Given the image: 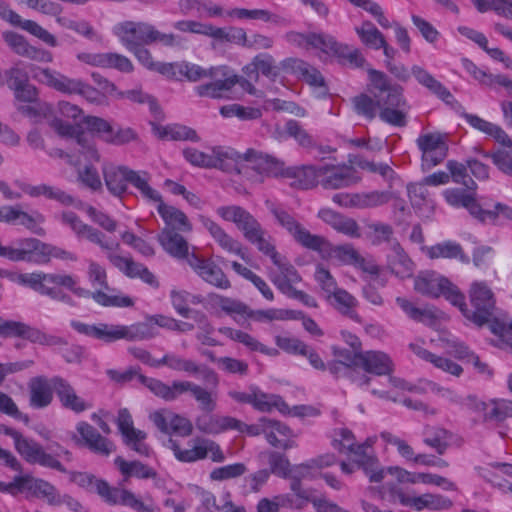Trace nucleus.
<instances>
[{
  "label": "nucleus",
  "instance_id": "obj_1",
  "mask_svg": "<svg viewBox=\"0 0 512 512\" xmlns=\"http://www.w3.org/2000/svg\"><path fill=\"white\" fill-rule=\"evenodd\" d=\"M369 77L371 95L361 93L351 99L355 113L367 120H373L378 113L383 122L395 127H405L408 105L402 88L390 84L385 74L380 71L370 69Z\"/></svg>",
  "mask_w": 512,
  "mask_h": 512
},
{
  "label": "nucleus",
  "instance_id": "obj_2",
  "mask_svg": "<svg viewBox=\"0 0 512 512\" xmlns=\"http://www.w3.org/2000/svg\"><path fill=\"white\" fill-rule=\"evenodd\" d=\"M15 281L25 287L32 289L42 296H47L52 300L65 303L74 307L75 301L70 295L57 288L56 286L64 287L72 292L79 298H92L96 303L109 307L110 295L102 290L91 292L90 290L79 286L77 277L66 273H20L17 275Z\"/></svg>",
  "mask_w": 512,
  "mask_h": 512
},
{
  "label": "nucleus",
  "instance_id": "obj_3",
  "mask_svg": "<svg viewBox=\"0 0 512 512\" xmlns=\"http://www.w3.org/2000/svg\"><path fill=\"white\" fill-rule=\"evenodd\" d=\"M65 473L68 474L71 483L87 492L98 494L109 505H123L137 512H153L151 504L144 503L126 489L111 487L105 480L97 478L94 474L68 470Z\"/></svg>",
  "mask_w": 512,
  "mask_h": 512
},
{
  "label": "nucleus",
  "instance_id": "obj_4",
  "mask_svg": "<svg viewBox=\"0 0 512 512\" xmlns=\"http://www.w3.org/2000/svg\"><path fill=\"white\" fill-rule=\"evenodd\" d=\"M138 380L145 385L155 396L162 398L166 402H173L181 395L190 393L198 403L201 411L211 413L217 408V395L203 386L188 380H176L170 385L155 378H149L144 375H137Z\"/></svg>",
  "mask_w": 512,
  "mask_h": 512
},
{
  "label": "nucleus",
  "instance_id": "obj_5",
  "mask_svg": "<svg viewBox=\"0 0 512 512\" xmlns=\"http://www.w3.org/2000/svg\"><path fill=\"white\" fill-rule=\"evenodd\" d=\"M71 327L79 334L112 343L118 340L141 341L155 337L154 328L145 322H138L132 325H114L98 323L96 325L86 324L77 320L70 322Z\"/></svg>",
  "mask_w": 512,
  "mask_h": 512
},
{
  "label": "nucleus",
  "instance_id": "obj_6",
  "mask_svg": "<svg viewBox=\"0 0 512 512\" xmlns=\"http://www.w3.org/2000/svg\"><path fill=\"white\" fill-rule=\"evenodd\" d=\"M285 39L290 44L298 47H313L322 52L338 57L341 61L348 62L354 67H363L366 63L365 58L357 48L339 43L336 39L325 33H299L288 32Z\"/></svg>",
  "mask_w": 512,
  "mask_h": 512
},
{
  "label": "nucleus",
  "instance_id": "obj_7",
  "mask_svg": "<svg viewBox=\"0 0 512 512\" xmlns=\"http://www.w3.org/2000/svg\"><path fill=\"white\" fill-rule=\"evenodd\" d=\"M102 173L108 191L116 197H121L130 183L139 190L143 198L158 199L157 190L149 184V174L147 172L143 171L140 174L127 166L106 162L103 164Z\"/></svg>",
  "mask_w": 512,
  "mask_h": 512
},
{
  "label": "nucleus",
  "instance_id": "obj_8",
  "mask_svg": "<svg viewBox=\"0 0 512 512\" xmlns=\"http://www.w3.org/2000/svg\"><path fill=\"white\" fill-rule=\"evenodd\" d=\"M115 34L127 49H135L155 42H160L165 46H174L178 43L174 34L162 33L153 25L145 22L126 21L115 28Z\"/></svg>",
  "mask_w": 512,
  "mask_h": 512
},
{
  "label": "nucleus",
  "instance_id": "obj_9",
  "mask_svg": "<svg viewBox=\"0 0 512 512\" xmlns=\"http://www.w3.org/2000/svg\"><path fill=\"white\" fill-rule=\"evenodd\" d=\"M230 152L231 159H226L228 173L247 174L248 169H252L259 173L278 175L284 170V162L256 149L249 148L244 153H239L230 148Z\"/></svg>",
  "mask_w": 512,
  "mask_h": 512
},
{
  "label": "nucleus",
  "instance_id": "obj_10",
  "mask_svg": "<svg viewBox=\"0 0 512 512\" xmlns=\"http://www.w3.org/2000/svg\"><path fill=\"white\" fill-rule=\"evenodd\" d=\"M468 294L472 309L466 311V319L482 327L489 323L495 315V295L487 283L483 281L471 283Z\"/></svg>",
  "mask_w": 512,
  "mask_h": 512
},
{
  "label": "nucleus",
  "instance_id": "obj_11",
  "mask_svg": "<svg viewBox=\"0 0 512 512\" xmlns=\"http://www.w3.org/2000/svg\"><path fill=\"white\" fill-rule=\"evenodd\" d=\"M206 79L208 82L195 87V93L199 97L211 99H229L238 75L227 66H216L208 69Z\"/></svg>",
  "mask_w": 512,
  "mask_h": 512
},
{
  "label": "nucleus",
  "instance_id": "obj_12",
  "mask_svg": "<svg viewBox=\"0 0 512 512\" xmlns=\"http://www.w3.org/2000/svg\"><path fill=\"white\" fill-rule=\"evenodd\" d=\"M265 205L273 216L274 223L285 229L293 239L301 246L309 248H317L322 242L320 235L311 234L302 224L283 206L266 201Z\"/></svg>",
  "mask_w": 512,
  "mask_h": 512
},
{
  "label": "nucleus",
  "instance_id": "obj_13",
  "mask_svg": "<svg viewBox=\"0 0 512 512\" xmlns=\"http://www.w3.org/2000/svg\"><path fill=\"white\" fill-rule=\"evenodd\" d=\"M390 501L399 502L403 506L413 507L418 511L423 509L429 510H449L453 506V502L441 495L433 493H425L420 496H408L399 487L395 485H387Z\"/></svg>",
  "mask_w": 512,
  "mask_h": 512
},
{
  "label": "nucleus",
  "instance_id": "obj_14",
  "mask_svg": "<svg viewBox=\"0 0 512 512\" xmlns=\"http://www.w3.org/2000/svg\"><path fill=\"white\" fill-rule=\"evenodd\" d=\"M169 448L173 451L174 456L181 462H195L210 457L213 462L221 463L225 460V456L220 446L210 439H198L194 445L187 449H182L180 445L169 439Z\"/></svg>",
  "mask_w": 512,
  "mask_h": 512
},
{
  "label": "nucleus",
  "instance_id": "obj_15",
  "mask_svg": "<svg viewBox=\"0 0 512 512\" xmlns=\"http://www.w3.org/2000/svg\"><path fill=\"white\" fill-rule=\"evenodd\" d=\"M230 398L242 404H250L254 409L260 412H270L277 409L281 413L288 411V405L276 394H267L261 391L257 386H250L248 391L241 392L231 390L228 392Z\"/></svg>",
  "mask_w": 512,
  "mask_h": 512
},
{
  "label": "nucleus",
  "instance_id": "obj_16",
  "mask_svg": "<svg viewBox=\"0 0 512 512\" xmlns=\"http://www.w3.org/2000/svg\"><path fill=\"white\" fill-rule=\"evenodd\" d=\"M84 122L90 131L96 133L101 140L111 145H125L137 137L133 129L113 126L107 120L97 116H87Z\"/></svg>",
  "mask_w": 512,
  "mask_h": 512
},
{
  "label": "nucleus",
  "instance_id": "obj_17",
  "mask_svg": "<svg viewBox=\"0 0 512 512\" xmlns=\"http://www.w3.org/2000/svg\"><path fill=\"white\" fill-rule=\"evenodd\" d=\"M416 144L422 153V165L427 169L436 166L447 156V137L440 132L421 134L416 139Z\"/></svg>",
  "mask_w": 512,
  "mask_h": 512
},
{
  "label": "nucleus",
  "instance_id": "obj_18",
  "mask_svg": "<svg viewBox=\"0 0 512 512\" xmlns=\"http://www.w3.org/2000/svg\"><path fill=\"white\" fill-rule=\"evenodd\" d=\"M15 449L30 464H39L40 466L55 469L59 472H66V468L58 459L47 453L45 449L33 439L21 435L16 441Z\"/></svg>",
  "mask_w": 512,
  "mask_h": 512
},
{
  "label": "nucleus",
  "instance_id": "obj_19",
  "mask_svg": "<svg viewBox=\"0 0 512 512\" xmlns=\"http://www.w3.org/2000/svg\"><path fill=\"white\" fill-rule=\"evenodd\" d=\"M157 364L158 367L167 366L174 371L185 372L190 375L200 374L203 380L214 387H217L219 384V376L213 369L205 365H198L195 361L174 353L165 354L161 359L157 360Z\"/></svg>",
  "mask_w": 512,
  "mask_h": 512
},
{
  "label": "nucleus",
  "instance_id": "obj_20",
  "mask_svg": "<svg viewBox=\"0 0 512 512\" xmlns=\"http://www.w3.org/2000/svg\"><path fill=\"white\" fill-rule=\"evenodd\" d=\"M232 426L233 427L231 428V430H237L241 433H246L250 436L264 434L266 440L272 446H278L279 444V439L275 437L274 431H278V433L283 437H289L292 435V432L287 425L280 421L269 419L266 417L260 418L259 422L253 425H247L237 419V423L232 424Z\"/></svg>",
  "mask_w": 512,
  "mask_h": 512
},
{
  "label": "nucleus",
  "instance_id": "obj_21",
  "mask_svg": "<svg viewBox=\"0 0 512 512\" xmlns=\"http://www.w3.org/2000/svg\"><path fill=\"white\" fill-rule=\"evenodd\" d=\"M50 126L62 137L74 139L77 150L86 160L99 161L100 155L95 147L94 142L89 135L84 132H78L77 128L59 118H54L50 122Z\"/></svg>",
  "mask_w": 512,
  "mask_h": 512
},
{
  "label": "nucleus",
  "instance_id": "obj_22",
  "mask_svg": "<svg viewBox=\"0 0 512 512\" xmlns=\"http://www.w3.org/2000/svg\"><path fill=\"white\" fill-rule=\"evenodd\" d=\"M61 221L63 224L70 226L77 237L85 238L91 243L98 245L103 250H112L114 247H119L118 242L109 241L105 234L98 229L85 224L78 215L72 211L63 212L61 214Z\"/></svg>",
  "mask_w": 512,
  "mask_h": 512
},
{
  "label": "nucleus",
  "instance_id": "obj_23",
  "mask_svg": "<svg viewBox=\"0 0 512 512\" xmlns=\"http://www.w3.org/2000/svg\"><path fill=\"white\" fill-rule=\"evenodd\" d=\"M360 177L354 167L349 165H321L320 184L325 189H340L358 183Z\"/></svg>",
  "mask_w": 512,
  "mask_h": 512
},
{
  "label": "nucleus",
  "instance_id": "obj_24",
  "mask_svg": "<svg viewBox=\"0 0 512 512\" xmlns=\"http://www.w3.org/2000/svg\"><path fill=\"white\" fill-rule=\"evenodd\" d=\"M230 148L214 147L210 152H202L196 148H186L183 150L184 158L194 166L202 168H217L226 172Z\"/></svg>",
  "mask_w": 512,
  "mask_h": 512
},
{
  "label": "nucleus",
  "instance_id": "obj_25",
  "mask_svg": "<svg viewBox=\"0 0 512 512\" xmlns=\"http://www.w3.org/2000/svg\"><path fill=\"white\" fill-rule=\"evenodd\" d=\"M31 71L33 72V78L40 83L63 94H77L81 79L70 78L49 68L34 67Z\"/></svg>",
  "mask_w": 512,
  "mask_h": 512
},
{
  "label": "nucleus",
  "instance_id": "obj_26",
  "mask_svg": "<svg viewBox=\"0 0 512 512\" xmlns=\"http://www.w3.org/2000/svg\"><path fill=\"white\" fill-rule=\"evenodd\" d=\"M217 214L224 220L233 222L246 240L263 228L250 212L240 206H221L217 209Z\"/></svg>",
  "mask_w": 512,
  "mask_h": 512
},
{
  "label": "nucleus",
  "instance_id": "obj_27",
  "mask_svg": "<svg viewBox=\"0 0 512 512\" xmlns=\"http://www.w3.org/2000/svg\"><path fill=\"white\" fill-rule=\"evenodd\" d=\"M150 420L165 434L176 433L189 436L192 433V423L185 417L170 410L162 409L150 414Z\"/></svg>",
  "mask_w": 512,
  "mask_h": 512
},
{
  "label": "nucleus",
  "instance_id": "obj_28",
  "mask_svg": "<svg viewBox=\"0 0 512 512\" xmlns=\"http://www.w3.org/2000/svg\"><path fill=\"white\" fill-rule=\"evenodd\" d=\"M76 430L80 435L77 443L85 445L93 453L103 457H108L115 451V445L112 441L102 436L92 425L81 421L77 423Z\"/></svg>",
  "mask_w": 512,
  "mask_h": 512
},
{
  "label": "nucleus",
  "instance_id": "obj_29",
  "mask_svg": "<svg viewBox=\"0 0 512 512\" xmlns=\"http://www.w3.org/2000/svg\"><path fill=\"white\" fill-rule=\"evenodd\" d=\"M273 264L277 267V271L270 270L269 278L283 294L288 295L295 289L293 284L301 281V276L294 266L280 254Z\"/></svg>",
  "mask_w": 512,
  "mask_h": 512
},
{
  "label": "nucleus",
  "instance_id": "obj_30",
  "mask_svg": "<svg viewBox=\"0 0 512 512\" xmlns=\"http://www.w3.org/2000/svg\"><path fill=\"white\" fill-rule=\"evenodd\" d=\"M189 266L206 282L221 289H228L230 282L222 269L209 260L198 257L194 253L188 258Z\"/></svg>",
  "mask_w": 512,
  "mask_h": 512
},
{
  "label": "nucleus",
  "instance_id": "obj_31",
  "mask_svg": "<svg viewBox=\"0 0 512 512\" xmlns=\"http://www.w3.org/2000/svg\"><path fill=\"white\" fill-rule=\"evenodd\" d=\"M158 199H146L157 204V211L165 223L164 228L172 229L175 232H190L192 224L186 214L180 209L167 205L163 202L161 194L157 191Z\"/></svg>",
  "mask_w": 512,
  "mask_h": 512
},
{
  "label": "nucleus",
  "instance_id": "obj_32",
  "mask_svg": "<svg viewBox=\"0 0 512 512\" xmlns=\"http://www.w3.org/2000/svg\"><path fill=\"white\" fill-rule=\"evenodd\" d=\"M0 16L12 25L21 27L23 30L37 37L45 44L51 47H56L58 45L57 39L53 34L33 20H22L18 13L8 7H4V11H0Z\"/></svg>",
  "mask_w": 512,
  "mask_h": 512
},
{
  "label": "nucleus",
  "instance_id": "obj_33",
  "mask_svg": "<svg viewBox=\"0 0 512 512\" xmlns=\"http://www.w3.org/2000/svg\"><path fill=\"white\" fill-rule=\"evenodd\" d=\"M51 380H48L45 376H36L29 380V403L30 406L36 409L45 408L52 402Z\"/></svg>",
  "mask_w": 512,
  "mask_h": 512
},
{
  "label": "nucleus",
  "instance_id": "obj_34",
  "mask_svg": "<svg viewBox=\"0 0 512 512\" xmlns=\"http://www.w3.org/2000/svg\"><path fill=\"white\" fill-rule=\"evenodd\" d=\"M318 217L337 232L350 238H359L361 236L360 227L353 218L341 215L331 209H321L318 212Z\"/></svg>",
  "mask_w": 512,
  "mask_h": 512
},
{
  "label": "nucleus",
  "instance_id": "obj_35",
  "mask_svg": "<svg viewBox=\"0 0 512 512\" xmlns=\"http://www.w3.org/2000/svg\"><path fill=\"white\" fill-rule=\"evenodd\" d=\"M203 226L208 230L213 239L219 246L228 253L240 256L243 260L246 259L245 252L243 251L242 244L228 235L216 222L202 216L200 218Z\"/></svg>",
  "mask_w": 512,
  "mask_h": 512
},
{
  "label": "nucleus",
  "instance_id": "obj_36",
  "mask_svg": "<svg viewBox=\"0 0 512 512\" xmlns=\"http://www.w3.org/2000/svg\"><path fill=\"white\" fill-rule=\"evenodd\" d=\"M387 263L392 273L402 279L409 278L413 274L414 263L397 241L390 243Z\"/></svg>",
  "mask_w": 512,
  "mask_h": 512
},
{
  "label": "nucleus",
  "instance_id": "obj_37",
  "mask_svg": "<svg viewBox=\"0 0 512 512\" xmlns=\"http://www.w3.org/2000/svg\"><path fill=\"white\" fill-rule=\"evenodd\" d=\"M158 241L162 248L174 258L188 261L191 256L188 242L180 233L172 231V229L163 228L158 235Z\"/></svg>",
  "mask_w": 512,
  "mask_h": 512
},
{
  "label": "nucleus",
  "instance_id": "obj_38",
  "mask_svg": "<svg viewBox=\"0 0 512 512\" xmlns=\"http://www.w3.org/2000/svg\"><path fill=\"white\" fill-rule=\"evenodd\" d=\"M19 187L30 197L44 196L45 198L55 200L64 206L75 205V198L72 195L55 186L44 183L39 185L22 183L19 184Z\"/></svg>",
  "mask_w": 512,
  "mask_h": 512
},
{
  "label": "nucleus",
  "instance_id": "obj_39",
  "mask_svg": "<svg viewBox=\"0 0 512 512\" xmlns=\"http://www.w3.org/2000/svg\"><path fill=\"white\" fill-rule=\"evenodd\" d=\"M360 366L368 373L378 376L390 375L393 371L391 358L381 351H365L360 355Z\"/></svg>",
  "mask_w": 512,
  "mask_h": 512
},
{
  "label": "nucleus",
  "instance_id": "obj_40",
  "mask_svg": "<svg viewBox=\"0 0 512 512\" xmlns=\"http://www.w3.org/2000/svg\"><path fill=\"white\" fill-rule=\"evenodd\" d=\"M449 285V280L435 272H425L416 277L414 288L422 295L438 298Z\"/></svg>",
  "mask_w": 512,
  "mask_h": 512
},
{
  "label": "nucleus",
  "instance_id": "obj_41",
  "mask_svg": "<svg viewBox=\"0 0 512 512\" xmlns=\"http://www.w3.org/2000/svg\"><path fill=\"white\" fill-rule=\"evenodd\" d=\"M327 303L342 315L352 320L359 321V315L355 311L358 305L357 299L348 291L338 288L325 299Z\"/></svg>",
  "mask_w": 512,
  "mask_h": 512
},
{
  "label": "nucleus",
  "instance_id": "obj_42",
  "mask_svg": "<svg viewBox=\"0 0 512 512\" xmlns=\"http://www.w3.org/2000/svg\"><path fill=\"white\" fill-rule=\"evenodd\" d=\"M463 117L474 129L492 137L497 143L503 146H512V139L501 126L486 121L473 114L465 113Z\"/></svg>",
  "mask_w": 512,
  "mask_h": 512
},
{
  "label": "nucleus",
  "instance_id": "obj_43",
  "mask_svg": "<svg viewBox=\"0 0 512 512\" xmlns=\"http://www.w3.org/2000/svg\"><path fill=\"white\" fill-rule=\"evenodd\" d=\"M322 240L317 248H309L310 250L317 251L323 258H335L345 264H353L358 252L350 244L333 246L327 239L320 236Z\"/></svg>",
  "mask_w": 512,
  "mask_h": 512
},
{
  "label": "nucleus",
  "instance_id": "obj_44",
  "mask_svg": "<svg viewBox=\"0 0 512 512\" xmlns=\"http://www.w3.org/2000/svg\"><path fill=\"white\" fill-rule=\"evenodd\" d=\"M236 423L237 419L234 417L219 415H202L195 420L197 430L209 435H216L231 430L232 424Z\"/></svg>",
  "mask_w": 512,
  "mask_h": 512
},
{
  "label": "nucleus",
  "instance_id": "obj_45",
  "mask_svg": "<svg viewBox=\"0 0 512 512\" xmlns=\"http://www.w3.org/2000/svg\"><path fill=\"white\" fill-rule=\"evenodd\" d=\"M44 222L45 217L42 213L38 211L27 213L19 206H13L10 225H21L33 234L43 236L45 235V230L41 227V224Z\"/></svg>",
  "mask_w": 512,
  "mask_h": 512
},
{
  "label": "nucleus",
  "instance_id": "obj_46",
  "mask_svg": "<svg viewBox=\"0 0 512 512\" xmlns=\"http://www.w3.org/2000/svg\"><path fill=\"white\" fill-rule=\"evenodd\" d=\"M281 174L295 178L293 186L300 189H310L320 183V166H303L300 168H287Z\"/></svg>",
  "mask_w": 512,
  "mask_h": 512
},
{
  "label": "nucleus",
  "instance_id": "obj_47",
  "mask_svg": "<svg viewBox=\"0 0 512 512\" xmlns=\"http://www.w3.org/2000/svg\"><path fill=\"white\" fill-rule=\"evenodd\" d=\"M28 491L33 496L47 499L50 504L58 502L59 494L55 486L43 479L31 475H24L22 479V492Z\"/></svg>",
  "mask_w": 512,
  "mask_h": 512
},
{
  "label": "nucleus",
  "instance_id": "obj_48",
  "mask_svg": "<svg viewBox=\"0 0 512 512\" xmlns=\"http://www.w3.org/2000/svg\"><path fill=\"white\" fill-rule=\"evenodd\" d=\"M0 333L5 336H19L33 343L42 344L44 332L22 322L3 321L0 318Z\"/></svg>",
  "mask_w": 512,
  "mask_h": 512
},
{
  "label": "nucleus",
  "instance_id": "obj_49",
  "mask_svg": "<svg viewBox=\"0 0 512 512\" xmlns=\"http://www.w3.org/2000/svg\"><path fill=\"white\" fill-rule=\"evenodd\" d=\"M426 255L430 259H458L462 263H469V257L463 252L462 246L454 241H443L426 248Z\"/></svg>",
  "mask_w": 512,
  "mask_h": 512
},
{
  "label": "nucleus",
  "instance_id": "obj_50",
  "mask_svg": "<svg viewBox=\"0 0 512 512\" xmlns=\"http://www.w3.org/2000/svg\"><path fill=\"white\" fill-rule=\"evenodd\" d=\"M284 136L293 138L301 147L313 148L316 143L312 135L297 120L290 119L285 123L284 131L277 128L275 138L281 140Z\"/></svg>",
  "mask_w": 512,
  "mask_h": 512
},
{
  "label": "nucleus",
  "instance_id": "obj_51",
  "mask_svg": "<svg viewBox=\"0 0 512 512\" xmlns=\"http://www.w3.org/2000/svg\"><path fill=\"white\" fill-rule=\"evenodd\" d=\"M46 243L36 238H24L17 241V253L20 261L43 264Z\"/></svg>",
  "mask_w": 512,
  "mask_h": 512
},
{
  "label": "nucleus",
  "instance_id": "obj_52",
  "mask_svg": "<svg viewBox=\"0 0 512 512\" xmlns=\"http://www.w3.org/2000/svg\"><path fill=\"white\" fill-rule=\"evenodd\" d=\"M170 299L173 308L184 318L192 317L193 315L194 311L189 308V305H199L203 302L201 295H195L185 290L176 289L171 290Z\"/></svg>",
  "mask_w": 512,
  "mask_h": 512
},
{
  "label": "nucleus",
  "instance_id": "obj_53",
  "mask_svg": "<svg viewBox=\"0 0 512 512\" xmlns=\"http://www.w3.org/2000/svg\"><path fill=\"white\" fill-rule=\"evenodd\" d=\"M114 462L125 479L130 477L153 479L157 476V472L153 468L139 461H126L122 457H117Z\"/></svg>",
  "mask_w": 512,
  "mask_h": 512
},
{
  "label": "nucleus",
  "instance_id": "obj_54",
  "mask_svg": "<svg viewBox=\"0 0 512 512\" xmlns=\"http://www.w3.org/2000/svg\"><path fill=\"white\" fill-rule=\"evenodd\" d=\"M411 73L419 84L429 89L440 99L448 102L452 98V94L424 68L415 65L412 67Z\"/></svg>",
  "mask_w": 512,
  "mask_h": 512
},
{
  "label": "nucleus",
  "instance_id": "obj_55",
  "mask_svg": "<svg viewBox=\"0 0 512 512\" xmlns=\"http://www.w3.org/2000/svg\"><path fill=\"white\" fill-rule=\"evenodd\" d=\"M302 317L301 311L287 310V309H267V310H252L249 308L247 318L253 319L257 322H271L274 320H298Z\"/></svg>",
  "mask_w": 512,
  "mask_h": 512
},
{
  "label": "nucleus",
  "instance_id": "obj_56",
  "mask_svg": "<svg viewBox=\"0 0 512 512\" xmlns=\"http://www.w3.org/2000/svg\"><path fill=\"white\" fill-rule=\"evenodd\" d=\"M469 402L476 411L483 412L485 422L499 423L506 419L501 400H493L489 403L478 401L476 397L469 396Z\"/></svg>",
  "mask_w": 512,
  "mask_h": 512
},
{
  "label": "nucleus",
  "instance_id": "obj_57",
  "mask_svg": "<svg viewBox=\"0 0 512 512\" xmlns=\"http://www.w3.org/2000/svg\"><path fill=\"white\" fill-rule=\"evenodd\" d=\"M247 70H251L250 80L257 81L259 72L266 77H276L278 75V69L275 65V60L270 54L261 53L255 56L250 64H248Z\"/></svg>",
  "mask_w": 512,
  "mask_h": 512
},
{
  "label": "nucleus",
  "instance_id": "obj_58",
  "mask_svg": "<svg viewBox=\"0 0 512 512\" xmlns=\"http://www.w3.org/2000/svg\"><path fill=\"white\" fill-rule=\"evenodd\" d=\"M396 303L407 314V316L414 321L421 322V323L431 326L437 320L435 311H433L432 309H429V308H425V309L417 308L416 306H414V304L412 302H410L406 298L397 297Z\"/></svg>",
  "mask_w": 512,
  "mask_h": 512
},
{
  "label": "nucleus",
  "instance_id": "obj_59",
  "mask_svg": "<svg viewBox=\"0 0 512 512\" xmlns=\"http://www.w3.org/2000/svg\"><path fill=\"white\" fill-rule=\"evenodd\" d=\"M355 32L361 42L369 48L378 50L384 44V35L370 21H364L361 26L355 28Z\"/></svg>",
  "mask_w": 512,
  "mask_h": 512
},
{
  "label": "nucleus",
  "instance_id": "obj_60",
  "mask_svg": "<svg viewBox=\"0 0 512 512\" xmlns=\"http://www.w3.org/2000/svg\"><path fill=\"white\" fill-rule=\"evenodd\" d=\"M450 434L441 427H425L424 443L435 449L440 455L444 454L449 446Z\"/></svg>",
  "mask_w": 512,
  "mask_h": 512
},
{
  "label": "nucleus",
  "instance_id": "obj_61",
  "mask_svg": "<svg viewBox=\"0 0 512 512\" xmlns=\"http://www.w3.org/2000/svg\"><path fill=\"white\" fill-rule=\"evenodd\" d=\"M353 463L364 471L371 482L377 483L384 479L385 471L380 467L379 461L374 455L363 454L360 457L354 458Z\"/></svg>",
  "mask_w": 512,
  "mask_h": 512
},
{
  "label": "nucleus",
  "instance_id": "obj_62",
  "mask_svg": "<svg viewBox=\"0 0 512 512\" xmlns=\"http://www.w3.org/2000/svg\"><path fill=\"white\" fill-rule=\"evenodd\" d=\"M192 318L195 320L197 327L199 329L196 334V339L202 344L206 346H218L220 343L212 337L214 332V327L208 320V317L205 313L194 310Z\"/></svg>",
  "mask_w": 512,
  "mask_h": 512
},
{
  "label": "nucleus",
  "instance_id": "obj_63",
  "mask_svg": "<svg viewBox=\"0 0 512 512\" xmlns=\"http://www.w3.org/2000/svg\"><path fill=\"white\" fill-rule=\"evenodd\" d=\"M220 114L225 118L236 117L242 121L256 120L262 116L260 109L240 104L224 105L220 108Z\"/></svg>",
  "mask_w": 512,
  "mask_h": 512
},
{
  "label": "nucleus",
  "instance_id": "obj_64",
  "mask_svg": "<svg viewBox=\"0 0 512 512\" xmlns=\"http://www.w3.org/2000/svg\"><path fill=\"white\" fill-rule=\"evenodd\" d=\"M247 241L255 245L261 253L270 257L272 262H276L279 253L272 242V237L265 229L261 228L260 232L254 233Z\"/></svg>",
  "mask_w": 512,
  "mask_h": 512
}]
</instances>
